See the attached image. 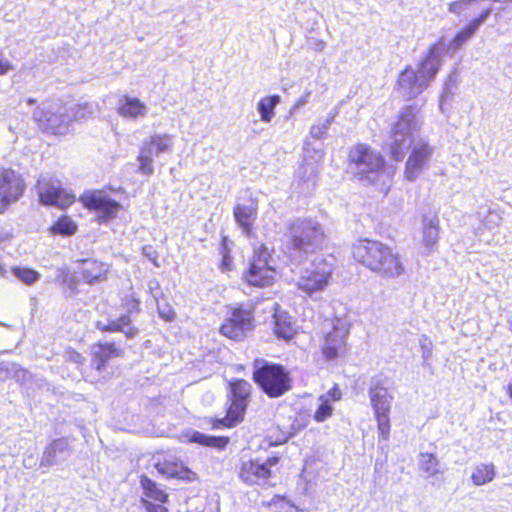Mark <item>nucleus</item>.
Listing matches in <instances>:
<instances>
[{
  "instance_id": "nucleus-47",
  "label": "nucleus",
  "mask_w": 512,
  "mask_h": 512,
  "mask_svg": "<svg viewBox=\"0 0 512 512\" xmlns=\"http://www.w3.org/2000/svg\"><path fill=\"white\" fill-rule=\"evenodd\" d=\"M142 503H143L145 509L147 510V512H165L166 511V509L163 506L154 505L145 499H142Z\"/></svg>"
},
{
  "instance_id": "nucleus-19",
  "label": "nucleus",
  "mask_w": 512,
  "mask_h": 512,
  "mask_svg": "<svg viewBox=\"0 0 512 512\" xmlns=\"http://www.w3.org/2000/svg\"><path fill=\"white\" fill-rule=\"evenodd\" d=\"M71 452V447L66 438L56 439L45 447L40 460V467L49 468L65 461L71 455Z\"/></svg>"
},
{
  "instance_id": "nucleus-3",
  "label": "nucleus",
  "mask_w": 512,
  "mask_h": 512,
  "mask_svg": "<svg viewBox=\"0 0 512 512\" xmlns=\"http://www.w3.org/2000/svg\"><path fill=\"white\" fill-rule=\"evenodd\" d=\"M324 238V230L317 221L310 218L290 220L283 234L284 252L291 261L300 263L322 246Z\"/></svg>"
},
{
  "instance_id": "nucleus-22",
  "label": "nucleus",
  "mask_w": 512,
  "mask_h": 512,
  "mask_svg": "<svg viewBox=\"0 0 512 512\" xmlns=\"http://www.w3.org/2000/svg\"><path fill=\"white\" fill-rule=\"evenodd\" d=\"M117 111L123 118L137 119L146 116L148 107L138 98L124 96L119 100Z\"/></svg>"
},
{
  "instance_id": "nucleus-30",
  "label": "nucleus",
  "mask_w": 512,
  "mask_h": 512,
  "mask_svg": "<svg viewBox=\"0 0 512 512\" xmlns=\"http://www.w3.org/2000/svg\"><path fill=\"white\" fill-rule=\"evenodd\" d=\"M279 103L280 96L278 95L266 96L260 99L257 104V110L260 114L261 120L269 123L273 119L275 115L274 109Z\"/></svg>"
},
{
  "instance_id": "nucleus-9",
  "label": "nucleus",
  "mask_w": 512,
  "mask_h": 512,
  "mask_svg": "<svg viewBox=\"0 0 512 512\" xmlns=\"http://www.w3.org/2000/svg\"><path fill=\"white\" fill-rule=\"evenodd\" d=\"M173 150V136L169 134H154L146 138L140 147L137 160L139 172L144 175H152L154 172L153 159L162 153H170Z\"/></svg>"
},
{
  "instance_id": "nucleus-55",
  "label": "nucleus",
  "mask_w": 512,
  "mask_h": 512,
  "mask_svg": "<svg viewBox=\"0 0 512 512\" xmlns=\"http://www.w3.org/2000/svg\"><path fill=\"white\" fill-rule=\"evenodd\" d=\"M506 392H507L508 396L512 399V385L511 384H509L506 387Z\"/></svg>"
},
{
  "instance_id": "nucleus-5",
  "label": "nucleus",
  "mask_w": 512,
  "mask_h": 512,
  "mask_svg": "<svg viewBox=\"0 0 512 512\" xmlns=\"http://www.w3.org/2000/svg\"><path fill=\"white\" fill-rule=\"evenodd\" d=\"M384 164L380 152L366 144L350 149L348 171L360 181L374 183L384 173Z\"/></svg>"
},
{
  "instance_id": "nucleus-42",
  "label": "nucleus",
  "mask_w": 512,
  "mask_h": 512,
  "mask_svg": "<svg viewBox=\"0 0 512 512\" xmlns=\"http://www.w3.org/2000/svg\"><path fill=\"white\" fill-rule=\"evenodd\" d=\"M476 0H457L449 4V11L454 14H460L466 5H471Z\"/></svg>"
},
{
  "instance_id": "nucleus-40",
  "label": "nucleus",
  "mask_w": 512,
  "mask_h": 512,
  "mask_svg": "<svg viewBox=\"0 0 512 512\" xmlns=\"http://www.w3.org/2000/svg\"><path fill=\"white\" fill-rule=\"evenodd\" d=\"M419 346L421 348L423 366L428 367L430 366L429 360L433 355V343L428 336L422 335L419 339Z\"/></svg>"
},
{
  "instance_id": "nucleus-1",
  "label": "nucleus",
  "mask_w": 512,
  "mask_h": 512,
  "mask_svg": "<svg viewBox=\"0 0 512 512\" xmlns=\"http://www.w3.org/2000/svg\"><path fill=\"white\" fill-rule=\"evenodd\" d=\"M420 107L409 105L404 107L392 129L390 154L395 161H401L411 148L405 166V177L409 181L416 180L431 160L434 148L424 139L414 142L415 135L422 126Z\"/></svg>"
},
{
  "instance_id": "nucleus-50",
  "label": "nucleus",
  "mask_w": 512,
  "mask_h": 512,
  "mask_svg": "<svg viewBox=\"0 0 512 512\" xmlns=\"http://www.w3.org/2000/svg\"><path fill=\"white\" fill-rule=\"evenodd\" d=\"M11 369L8 363L1 362L0 363V380H4L10 374Z\"/></svg>"
},
{
  "instance_id": "nucleus-24",
  "label": "nucleus",
  "mask_w": 512,
  "mask_h": 512,
  "mask_svg": "<svg viewBox=\"0 0 512 512\" xmlns=\"http://www.w3.org/2000/svg\"><path fill=\"white\" fill-rule=\"evenodd\" d=\"M422 243L427 248H432L437 244L439 237V219L437 215H425L422 219Z\"/></svg>"
},
{
  "instance_id": "nucleus-57",
  "label": "nucleus",
  "mask_w": 512,
  "mask_h": 512,
  "mask_svg": "<svg viewBox=\"0 0 512 512\" xmlns=\"http://www.w3.org/2000/svg\"><path fill=\"white\" fill-rule=\"evenodd\" d=\"M509 329L512 332V317L508 319Z\"/></svg>"
},
{
  "instance_id": "nucleus-39",
  "label": "nucleus",
  "mask_w": 512,
  "mask_h": 512,
  "mask_svg": "<svg viewBox=\"0 0 512 512\" xmlns=\"http://www.w3.org/2000/svg\"><path fill=\"white\" fill-rule=\"evenodd\" d=\"M95 111V105L90 103H84L75 105L68 109V114L72 117V122L74 120H81L86 118L88 115L93 114Z\"/></svg>"
},
{
  "instance_id": "nucleus-29",
  "label": "nucleus",
  "mask_w": 512,
  "mask_h": 512,
  "mask_svg": "<svg viewBox=\"0 0 512 512\" xmlns=\"http://www.w3.org/2000/svg\"><path fill=\"white\" fill-rule=\"evenodd\" d=\"M495 475L496 471L493 463H481L476 465L473 469L471 480L474 485L482 486L493 481Z\"/></svg>"
},
{
  "instance_id": "nucleus-31",
  "label": "nucleus",
  "mask_w": 512,
  "mask_h": 512,
  "mask_svg": "<svg viewBox=\"0 0 512 512\" xmlns=\"http://www.w3.org/2000/svg\"><path fill=\"white\" fill-rule=\"evenodd\" d=\"M191 441L207 447L217 448L218 450L225 449L229 443V439L227 437L210 436L198 431L193 433Z\"/></svg>"
},
{
  "instance_id": "nucleus-49",
  "label": "nucleus",
  "mask_w": 512,
  "mask_h": 512,
  "mask_svg": "<svg viewBox=\"0 0 512 512\" xmlns=\"http://www.w3.org/2000/svg\"><path fill=\"white\" fill-rule=\"evenodd\" d=\"M324 397L329 398L330 401H337L341 398V392L337 387L332 388L329 390V392L326 395H323Z\"/></svg>"
},
{
  "instance_id": "nucleus-46",
  "label": "nucleus",
  "mask_w": 512,
  "mask_h": 512,
  "mask_svg": "<svg viewBox=\"0 0 512 512\" xmlns=\"http://www.w3.org/2000/svg\"><path fill=\"white\" fill-rule=\"evenodd\" d=\"M157 307H158L159 315L163 319L172 320L174 318L175 313H174V311L172 310L171 307L167 306V307L162 309L161 306L159 305V303L157 304Z\"/></svg>"
},
{
  "instance_id": "nucleus-43",
  "label": "nucleus",
  "mask_w": 512,
  "mask_h": 512,
  "mask_svg": "<svg viewBox=\"0 0 512 512\" xmlns=\"http://www.w3.org/2000/svg\"><path fill=\"white\" fill-rule=\"evenodd\" d=\"M492 13V8L489 7L485 10L482 11V13L477 17L475 18L474 20H472L470 22V24L476 29L478 30L479 27L484 23L486 22V20L488 19V17L490 16V14Z\"/></svg>"
},
{
  "instance_id": "nucleus-16",
  "label": "nucleus",
  "mask_w": 512,
  "mask_h": 512,
  "mask_svg": "<svg viewBox=\"0 0 512 512\" xmlns=\"http://www.w3.org/2000/svg\"><path fill=\"white\" fill-rule=\"evenodd\" d=\"M391 383L387 376L376 375L370 381L369 398L374 413L390 412L393 394L390 391Z\"/></svg>"
},
{
  "instance_id": "nucleus-26",
  "label": "nucleus",
  "mask_w": 512,
  "mask_h": 512,
  "mask_svg": "<svg viewBox=\"0 0 512 512\" xmlns=\"http://www.w3.org/2000/svg\"><path fill=\"white\" fill-rule=\"evenodd\" d=\"M234 217L243 232L249 236L252 224L256 219V209L253 206L237 205L234 208Z\"/></svg>"
},
{
  "instance_id": "nucleus-12",
  "label": "nucleus",
  "mask_w": 512,
  "mask_h": 512,
  "mask_svg": "<svg viewBox=\"0 0 512 512\" xmlns=\"http://www.w3.org/2000/svg\"><path fill=\"white\" fill-rule=\"evenodd\" d=\"M253 319V306L239 305L232 309L230 317L221 325L220 332L230 339L241 340L253 329Z\"/></svg>"
},
{
  "instance_id": "nucleus-20",
  "label": "nucleus",
  "mask_w": 512,
  "mask_h": 512,
  "mask_svg": "<svg viewBox=\"0 0 512 512\" xmlns=\"http://www.w3.org/2000/svg\"><path fill=\"white\" fill-rule=\"evenodd\" d=\"M271 472L268 467L257 461H247L241 466L239 476L248 485L265 483Z\"/></svg>"
},
{
  "instance_id": "nucleus-4",
  "label": "nucleus",
  "mask_w": 512,
  "mask_h": 512,
  "mask_svg": "<svg viewBox=\"0 0 512 512\" xmlns=\"http://www.w3.org/2000/svg\"><path fill=\"white\" fill-rule=\"evenodd\" d=\"M441 47L431 46L425 58L421 60L417 71L407 67L401 72L397 90L405 99L410 100L420 95L435 78L441 67L436 56Z\"/></svg>"
},
{
  "instance_id": "nucleus-38",
  "label": "nucleus",
  "mask_w": 512,
  "mask_h": 512,
  "mask_svg": "<svg viewBox=\"0 0 512 512\" xmlns=\"http://www.w3.org/2000/svg\"><path fill=\"white\" fill-rule=\"evenodd\" d=\"M319 400L321 403L314 413V420L321 423L331 417L333 407L329 403L328 397L320 396Z\"/></svg>"
},
{
  "instance_id": "nucleus-58",
  "label": "nucleus",
  "mask_w": 512,
  "mask_h": 512,
  "mask_svg": "<svg viewBox=\"0 0 512 512\" xmlns=\"http://www.w3.org/2000/svg\"><path fill=\"white\" fill-rule=\"evenodd\" d=\"M0 275H4V269L2 268L1 265H0Z\"/></svg>"
},
{
  "instance_id": "nucleus-17",
  "label": "nucleus",
  "mask_w": 512,
  "mask_h": 512,
  "mask_svg": "<svg viewBox=\"0 0 512 512\" xmlns=\"http://www.w3.org/2000/svg\"><path fill=\"white\" fill-rule=\"evenodd\" d=\"M331 325L332 330L326 333L322 344V352L327 360L343 356L347 350V327L339 319L333 320Z\"/></svg>"
},
{
  "instance_id": "nucleus-32",
  "label": "nucleus",
  "mask_w": 512,
  "mask_h": 512,
  "mask_svg": "<svg viewBox=\"0 0 512 512\" xmlns=\"http://www.w3.org/2000/svg\"><path fill=\"white\" fill-rule=\"evenodd\" d=\"M141 486L144 491V495L147 498L153 499L160 503H164L167 499V494L164 490L156 484L154 481L149 479L147 476H141Z\"/></svg>"
},
{
  "instance_id": "nucleus-33",
  "label": "nucleus",
  "mask_w": 512,
  "mask_h": 512,
  "mask_svg": "<svg viewBox=\"0 0 512 512\" xmlns=\"http://www.w3.org/2000/svg\"><path fill=\"white\" fill-rule=\"evenodd\" d=\"M155 468L159 473L167 477H181L183 472V464L181 462L166 458L163 462L156 463Z\"/></svg>"
},
{
  "instance_id": "nucleus-21",
  "label": "nucleus",
  "mask_w": 512,
  "mask_h": 512,
  "mask_svg": "<svg viewBox=\"0 0 512 512\" xmlns=\"http://www.w3.org/2000/svg\"><path fill=\"white\" fill-rule=\"evenodd\" d=\"M121 354L122 350L114 343L95 344L92 346L91 367L101 371L110 359L119 357Z\"/></svg>"
},
{
  "instance_id": "nucleus-27",
  "label": "nucleus",
  "mask_w": 512,
  "mask_h": 512,
  "mask_svg": "<svg viewBox=\"0 0 512 512\" xmlns=\"http://www.w3.org/2000/svg\"><path fill=\"white\" fill-rule=\"evenodd\" d=\"M274 325V332L278 338L289 340L295 334L291 317L286 312H276L274 314Z\"/></svg>"
},
{
  "instance_id": "nucleus-8",
  "label": "nucleus",
  "mask_w": 512,
  "mask_h": 512,
  "mask_svg": "<svg viewBox=\"0 0 512 512\" xmlns=\"http://www.w3.org/2000/svg\"><path fill=\"white\" fill-rule=\"evenodd\" d=\"M332 271V265L326 260H315L301 271L296 285L301 292L312 296L327 287Z\"/></svg>"
},
{
  "instance_id": "nucleus-25",
  "label": "nucleus",
  "mask_w": 512,
  "mask_h": 512,
  "mask_svg": "<svg viewBox=\"0 0 512 512\" xmlns=\"http://www.w3.org/2000/svg\"><path fill=\"white\" fill-rule=\"evenodd\" d=\"M80 271L82 273L83 279L87 283L92 284L105 276L107 272V266L96 260H83L81 262Z\"/></svg>"
},
{
  "instance_id": "nucleus-56",
  "label": "nucleus",
  "mask_w": 512,
  "mask_h": 512,
  "mask_svg": "<svg viewBox=\"0 0 512 512\" xmlns=\"http://www.w3.org/2000/svg\"><path fill=\"white\" fill-rule=\"evenodd\" d=\"M35 103H36V99H34V98H28L27 99V104L28 105H34Z\"/></svg>"
},
{
  "instance_id": "nucleus-28",
  "label": "nucleus",
  "mask_w": 512,
  "mask_h": 512,
  "mask_svg": "<svg viewBox=\"0 0 512 512\" xmlns=\"http://www.w3.org/2000/svg\"><path fill=\"white\" fill-rule=\"evenodd\" d=\"M418 465L419 469L424 472L427 477H433L437 474H442L445 472L444 466L432 453H420Z\"/></svg>"
},
{
  "instance_id": "nucleus-53",
  "label": "nucleus",
  "mask_w": 512,
  "mask_h": 512,
  "mask_svg": "<svg viewBox=\"0 0 512 512\" xmlns=\"http://www.w3.org/2000/svg\"><path fill=\"white\" fill-rule=\"evenodd\" d=\"M71 359L76 363H82L84 360L83 356L79 353H73Z\"/></svg>"
},
{
  "instance_id": "nucleus-41",
  "label": "nucleus",
  "mask_w": 512,
  "mask_h": 512,
  "mask_svg": "<svg viewBox=\"0 0 512 512\" xmlns=\"http://www.w3.org/2000/svg\"><path fill=\"white\" fill-rule=\"evenodd\" d=\"M147 286L150 295L155 300L156 304H158L159 299L163 296L159 281L157 279H150Z\"/></svg>"
},
{
  "instance_id": "nucleus-48",
  "label": "nucleus",
  "mask_w": 512,
  "mask_h": 512,
  "mask_svg": "<svg viewBox=\"0 0 512 512\" xmlns=\"http://www.w3.org/2000/svg\"><path fill=\"white\" fill-rule=\"evenodd\" d=\"M13 69V65L10 61L0 58V75H5Z\"/></svg>"
},
{
  "instance_id": "nucleus-35",
  "label": "nucleus",
  "mask_w": 512,
  "mask_h": 512,
  "mask_svg": "<svg viewBox=\"0 0 512 512\" xmlns=\"http://www.w3.org/2000/svg\"><path fill=\"white\" fill-rule=\"evenodd\" d=\"M76 223L67 216L61 217L52 227V231L55 234H61L65 236L73 235L76 232Z\"/></svg>"
},
{
  "instance_id": "nucleus-6",
  "label": "nucleus",
  "mask_w": 512,
  "mask_h": 512,
  "mask_svg": "<svg viewBox=\"0 0 512 512\" xmlns=\"http://www.w3.org/2000/svg\"><path fill=\"white\" fill-rule=\"evenodd\" d=\"M253 380L269 397H280L291 388L289 373L279 364L256 359Z\"/></svg>"
},
{
  "instance_id": "nucleus-23",
  "label": "nucleus",
  "mask_w": 512,
  "mask_h": 512,
  "mask_svg": "<svg viewBox=\"0 0 512 512\" xmlns=\"http://www.w3.org/2000/svg\"><path fill=\"white\" fill-rule=\"evenodd\" d=\"M96 328L107 332H121L127 338H134L138 334V329L131 325L129 315H122L117 320H110L107 323L97 321Z\"/></svg>"
},
{
  "instance_id": "nucleus-18",
  "label": "nucleus",
  "mask_w": 512,
  "mask_h": 512,
  "mask_svg": "<svg viewBox=\"0 0 512 512\" xmlns=\"http://www.w3.org/2000/svg\"><path fill=\"white\" fill-rule=\"evenodd\" d=\"M477 30L469 23L465 28L459 31L455 37L447 42L444 37H441L432 46H442L438 51L437 62L442 66L443 58L445 56H453L476 32Z\"/></svg>"
},
{
  "instance_id": "nucleus-13",
  "label": "nucleus",
  "mask_w": 512,
  "mask_h": 512,
  "mask_svg": "<svg viewBox=\"0 0 512 512\" xmlns=\"http://www.w3.org/2000/svg\"><path fill=\"white\" fill-rule=\"evenodd\" d=\"M231 405L227 415L221 423L233 427L242 421L251 393V384L245 380H236L230 383Z\"/></svg>"
},
{
  "instance_id": "nucleus-51",
  "label": "nucleus",
  "mask_w": 512,
  "mask_h": 512,
  "mask_svg": "<svg viewBox=\"0 0 512 512\" xmlns=\"http://www.w3.org/2000/svg\"><path fill=\"white\" fill-rule=\"evenodd\" d=\"M278 457H270L261 465H265L270 470L271 467L275 466L278 463Z\"/></svg>"
},
{
  "instance_id": "nucleus-36",
  "label": "nucleus",
  "mask_w": 512,
  "mask_h": 512,
  "mask_svg": "<svg viewBox=\"0 0 512 512\" xmlns=\"http://www.w3.org/2000/svg\"><path fill=\"white\" fill-rule=\"evenodd\" d=\"M12 273L15 277L27 285H31L40 279V274L30 268L14 267Z\"/></svg>"
},
{
  "instance_id": "nucleus-34",
  "label": "nucleus",
  "mask_w": 512,
  "mask_h": 512,
  "mask_svg": "<svg viewBox=\"0 0 512 512\" xmlns=\"http://www.w3.org/2000/svg\"><path fill=\"white\" fill-rule=\"evenodd\" d=\"M338 114V110L335 109L333 112L329 114V116L318 124H314L310 128V136L316 140H321L326 137L327 130L335 120V117Z\"/></svg>"
},
{
  "instance_id": "nucleus-7",
  "label": "nucleus",
  "mask_w": 512,
  "mask_h": 512,
  "mask_svg": "<svg viewBox=\"0 0 512 512\" xmlns=\"http://www.w3.org/2000/svg\"><path fill=\"white\" fill-rule=\"evenodd\" d=\"M39 128L50 134L65 135L70 131L72 117L68 108L56 101L42 102L32 113Z\"/></svg>"
},
{
  "instance_id": "nucleus-45",
  "label": "nucleus",
  "mask_w": 512,
  "mask_h": 512,
  "mask_svg": "<svg viewBox=\"0 0 512 512\" xmlns=\"http://www.w3.org/2000/svg\"><path fill=\"white\" fill-rule=\"evenodd\" d=\"M310 95H311V92H310V91H308V92H306L303 96H301V97H300V98H299V99L294 103V105L291 107L290 112H289V113H290V115L295 114V113H296V111H297L298 109H300L301 107L305 106V105L308 103V101H309V97H310Z\"/></svg>"
},
{
  "instance_id": "nucleus-2",
  "label": "nucleus",
  "mask_w": 512,
  "mask_h": 512,
  "mask_svg": "<svg viewBox=\"0 0 512 512\" xmlns=\"http://www.w3.org/2000/svg\"><path fill=\"white\" fill-rule=\"evenodd\" d=\"M352 253L357 262L383 279L393 280L405 274L401 255L382 242L359 240L353 246Z\"/></svg>"
},
{
  "instance_id": "nucleus-37",
  "label": "nucleus",
  "mask_w": 512,
  "mask_h": 512,
  "mask_svg": "<svg viewBox=\"0 0 512 512\" xmlns=\"http://www.w3.org/2000/svg\"><path fill=\"white\" fill-rule=\"evenodd\" d=\"M377 421L379 435L386 441L390 434V412L374 413Z\"/></svg>"
},
{
  "instance_id": "nucleus-10",
  "label": "nucleus",
  "mask_w": 512,
  "mask_h": 512,
  "mask_svg": "<svg viewBox=\"0 0 512 512\" xmlns=\"http://www.w3.org/2000/svg\"><path fill=\"white\" fill-rule=\"evenodd\" d=\"M270 258V253L264 245L254 247L249 269L243 274L248 284L265 287L274 282L275 270L269 263Z\"/></svg>"
},
{
  "instance_id": "nucleus-52",
  "label": "nucleus",
  "mask_w": 512,
  "mask_h": 512,
  "mask_svg": "<svg viewBox=\"0 0 512 512\" xmlns=\"http://www.w3.org/2000/svg\"><path fill=\"white\" fill-rule=\"evenodd\" d=\"M34 458L32 455H29L23 459V465L25 468L30 469L34 465Z\"/></svg>"
},
{
  "instance_id": "nucleus-11",
  "label": "nucleus",
  "mask_w": 512,
  "mask_h": 512,
  "mask_svg": "<svg viewBox=\"0 0 512 512\" xmlns=\"http://www.w3.org/2000/svg\"><path fill=\"white\" fill-rule=\"evenodd\" d=\"M79 201L96 214L100 223H107L116 218L121 209V204L103 190L86 191L80 196Z\"/></svg>"
},
{
  "instance_id": "nucleus-54",
  "label": "nucleus",
  "mask_w": 512,
  "mask_h": 512,
  "mask_svg": "<svg viewBox=\"0 0 512 512\" xmlns=\"http://www.w3.org/2000/svg\"><path fill=\"white\" fill-rule=\"evenodd\" d=\"M447 90H448V88L446 87L444 93L441 96V99H440V109H442V107H443V102H444V99L446 97Z\"/></svg>"
},
{
  "instance_id": "nucleus-44",
  "label": "nucleus",
  "mask_w": 512,
  "mask_h": 512,
  "mask_svg": "<svg viewBox=\"0 0 512 512\" xmlns=\"http://www.w3.org/2000/svg\"><path fill=\"white\" fill-rule=\"evenodd\" d=\"M142 254L145 256L149 261H151L155 266H159L157 263L158 254L153 246L146 245L142 248Z\"/></svg>"
},
{
  "instance_id": "nucleus-14",
  "label": "nucleus",
  "mask_w": 512,
  "mask_h": 512,
  "mask_svg": "<svg viewBox=\"0 0 512 512\" xmlns=\"http://www.w3.org/2000/svg\"><path fill=\"white\" fill-rule=\"evenodd\" d=\"M37 190L40 201L44 205H52L64 209L75 201V195L64 190L59 181L46 177L38 180Z\"/></svg>"
},
{
  "instance_id": "nucleus-15",
  "label": "nucleus",
  "mask_w": 512,
  "mask_h": 512,
  "mask_svg": "<svg viewBox=\"0 0 512 512\" xmlns=\"http://www.w3.org/2000/svg\"><path fill=\"white\" fill-rule=\"evenodd\" d=\"M25 189L21 175L12 169H0V213L17 201Z\"/></svg>"
}]
</instances>
